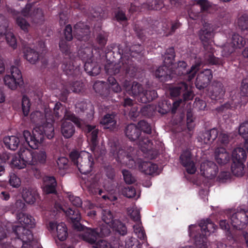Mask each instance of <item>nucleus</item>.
I'll return each mask as SVG.
<instances>
[{"label": "nucleus", "instance_id": "1", "mask_svg": "<svg viewBox=\"0 0 248 248\" xmlns=\"http://www.w3.org/2000/svg\"><path fill=\"white\" fill-rule=\"evenodd\" d=\"M118 52L120 56V61L118 63H109L105 67L106 72L110 75H113L122 77H134L138 68L132 58L140 54L143 50V47L140 44L130 46L128 44L124 43L117 46Z\"/></svg>", "mask_w": 248, "mask_h": 248}, {"label": "nucleus", "instance_id": "2", "mask_svg": "<svg viewBox=\"0 0 248 248\" xmlns=\"http://www.w3.org/2000/svg\"><path fill=\"white\" fill-rule=\"evenodd\" d=\"M33 4V3H27L21 10V13L14 9H10L8 10L9 12L16 18L17 25L26 32L28 31L30 24L25 18L20 16L21 15L24 17H30L32 21L35 24H41L44 21V15L42 9L37 8L34 9L32 12Z\"/></svg>", "mask_w": 248, "mask_h": 248}, {"label": "nucleus", "instance_id": "3", "mask_svg": "<svg viewBox=\"0 0 248 248\" xmlns=\"http://www.w3.org/2000/svg\"><path fill=\"white\" fill-rule=\"evenodd\" d=\"M16 218L21 225H13V232L16 236L13 242L19 241L22 245L31 242L33 238L32 232L23 225H25L29 228H33L35 226V219L31 216L23 213L16 214Z\"/></svg>", "mask_w": 248, "mask_h": 248}, {"label": "nucleus", "instance_id": "4", "mask_svg": "<svg viewBox=\"0 0 248 248\" xmlns=\"http://www.w3.org/2000/svg\"><path fill=\"white\" fill-rule=\"evenodd\" d=\"M22 135L28 145L31 149H36L43 141L45 136L48 139L54 137V128L52 123L46 122L34 128L32 133L28 130H24Z\"/></svg>", "mask_w": 248, "mask_h": 248}, {"label": "nucleus", "instance_id": "5", "mask_svg": "<svg viewBox=\"0 0 248 248\" xmlns=\"http://www.w3.org/2000/svg\"><path fill=\"white\" fill-rule=\"evenodd\" d=\"M213 31L211 24L205 23L199 31V38L205 51L204 60L206 63L210 65H222L223 64L222 60L214 56V49L211 44L214 36Z\"/></svg>", "mask_w": 248, "mask_h": 248}, {"label": "nucleus", "instance_id": "6", "mask_svg": "<svg viewBox=\"0 0 248 248\" xmlns=\"http://www.w3.org/2000/svg\"><path fill=\"white\" fill-rule=\"evenodd\" d=\"M138 127L140 130V137L139 147L145 155V157L151 159L155 158L157 155V151L155 148L152 140L150 139L152 134V128L149 124L144 120L139 122Z\"/></svg>", "mask_w": 248, "mask_h": 248}, {"label": "nucleus", "instance_id": "7", "mask_svg": "<svg viewBox=\"0 0 248 248\" xmlns=\"http://www.w3.org/2000/svg\"><path fill=\"white\" fill-rule=\"evenodd\" d=\"M68 198L74 207H69L66 211H64L66 216L70 221L73 224V227L78 231H82L84 229L83 226L80 223L81 215L79 210L77 207L81 206L82 202L79 197L75 196L71 193L68 194Z\"/></svg>", "mask_w": 248, "mask_h": 248}, {"label": "nucleus", "instance_id": "8", "mask_svg": "<svg viewBox=\"0 0 248 248\" xmlns=\"http://www.w3.org/2000/svg\"><path fill=\"white\" fill-rule=\"evenodd\" d=\"M202 64L201 61L197 62L195 64L192 65L190 69H186L187 64L185 61H179L177 66L172 71L173 76L174 75L184 77L187 81L190 82L195 78L197 72L199 71L201 66Z\"/></svg>", "mask_w": 248, "mask_h": 248}, {"label": "nucleus", "instance_id": "9", "mask_svg": "<svg viewBox=\"0 0 248 248\" xmlns=\"http://www.w3.org/2000/svg\"><path fill=\"white\" fill-rule=\"evenodd\" d=\"M199 226L201 228V233H199L195 236V242L197 245L202 244L203 248H205L207 236L209 235L211 233L214 232L217 226L209 218L201 220Z\"/></svg>", "mask_w": 248, "mask_h": 248}, {"label": "nucleus", "instance_id": "10", "mask_svg": "<svg viewBox=\"0 0 248 248\" xmlns=\"http://www.w3.org/2000/svg\"><path fill=\"white\" fill-rule=\"evenodd\" d=\"M33 155L32 151L26 148H21L17 155L13 158L12 163L16 168L19 169L25 168L27 164L32 165Z\"/></svg>", "mask_w": 248, "mask_h": 248}, {"label": "nucleus", "instance_id": "11", "mask_svg": "<svg viewBox=\"0 0 248 248\" xmlns=\"http://www.w3.org/2000/svg\"><path fill=\"white\" fill-rule=\"evenodd\" d=\"M3 80L5 85L11 90H15L18 86L20 87L23 84L21 71L15 66L11 67L10 74L5 75Z\"/></svg>", "mask_w": 248, "mask_h": 248}, {"label": "nucleus", "instance_id": "12", "mask_svg": "<svg viewBox=\"0 0 248 248\" xmlns=\"http://www.w3.org/2000/svg\"><path fill=\"white\" fill-rule=\"evenodd\" d=\"M246 44L244 38L238 34H233L232 41L226 44L222 51V56L223 57L228 58L235 50L236 48L243 47Z\"/></svg>", "mask_w": 248, "mask_h": 248}, {"label": "nucleus", "instance_id": "13", "mask_svg": "<svg viewBox=\"0 0 248 248\" xmlns=\"http://www.w3.org/2000/svg\"><path fill=\"white\" fill-rule=\"evenodd\" d=\"M189 85L186 82L179 80L170 88V94L173 97H177L183 94L185 101L192 98V92L189 89Z\"/></svg>", "mask_w": 248, "mask_h": 248}, {"label": "nucleus", "instance_id": "14", "mask_svg": "<svg viewBox=\"0 0 248 248\" xmlns=\"http://www.w3.org/2000/svg\"><path fill=\"white\" fill-rule=\"evenodd\" d=\"M230 219L234 228L237 230L245 228L248 223V210L240 209L233 214Z\"/></svg>", "mask_w": 248, "mask_h": 248}, {"label": "nucleus", "instance_id": "15", "mask_svg": "<svg viewBox=\"0 0 248 248\" xmlns=\"http://www.w3.org/2000/svg\"><path fill=\"white\" fill-rule=\"evenodd\" d=\"M76 58H63L61 66L63 73L68 77H71L75 79L80 76V72L79 67L75 66L74 62Z\"/></svg>", "mask_w": 248, "mask_h": 248}, {"label": "nucleus", "instance_id": "16", "mask_svg": "<svg viewBox=\"0 0 248 248\" xmlns=\"http://www.w3.org/2000/svg\"><path fill=\"white\" fill-rule=\"evenodd\" d=\"M75 37L80 42H86L90 38V27L84 22H79L74 27Z\"/></svg>", "mask_w": 248, "mask_h": 248}, {"label": "nucleus", "instance_id": "17", "mask_svg": "<svg viewBox=\"0 0 248 248\" xmlns=\"http://www.w3.org/2000/svg\"><path fill=\"white\" fill-rule=\"evenodd\" d=\"M180 163L186 168L188 173L194 174L195 173L196 168L192 159V155L190 150L186 149L183 151L180 156Z\"/></svg>", "mask_w": 248, "mask_h": 248}, {"label": "nucleus", "instance_id": "18", "mask_svg": "<svg viewBox=\"0 0 248 248\" xmlns=\"http://www.w3.org/2000/svg\"><path fill=\"white\" fill-rule=\"evenodd\" d=\"M212 78L213 74L211 69H206L200 72L195 82L196 87L200 90L206 88L209 85Z\"/></svg>", "mask_w": 248, "mask_h": 248}, {"label": "nucleus", "instance_id": "19", "mask_svg": "<svg viewBox=\"0 0 248 248\" xmlns=\"http://www.w3.org/2000/svg\"><path fill=\"white\" fill-rule=\"evenodd\" d=\"M123 86L129 95L135 97L139 101L140 94L143 93L144 91L143 88L140 84L136 81L131 82L125 79L123 83Z\"/></svg>", "mask_w": 248, "mask_h": 248}, {"label": "nucleus", "instance_id": "20", "mask_svg": "<svg viewBox=\"0 0 248 248\" xmlns=\"http://www.w3.org/2000/svg\"><path fill=\"white\" fill-rule=\"evenodd\" d=\"M94 165L93 158L89 153H86L80 158L79 163L76 165L80 172L82 174L90 173L93 170Z\"/></svg>", "mask_w": 248, "mask_h": 248}, {"label": "nucleus", "instance_id": "21", "mask_svg": "<svg viewBox=\"0 0 248 248\" xmlns=\"http://www.w3.org/2000/svg\"><path fill=\"white\" fill-rule=\"evenodd\" d=\"M200 170L202 174L207 178L215 177L218 171L217 166L212 161H207L201 165Z\"/></svg>", "mask_w": 248, "mask_h": 248}, {"label": "nucleus", "instance_id": "22", "mask_svg": "<svg viewBox=\"0 0 248 248\" xmlns=\"http://www.w3.org/2000/svg\"><path fill=\"white\" fill-rule=\"evenodd\" d=\"M48 228L51 231L56 229L57 237L60 241H63L67 238L68 236L67 228L64 223L61 222L57 224L55 222L50 221L48 224Z\"/></svg>", "mask_w": 248, "mask_h": 248}, {"label": "nucleus", "instance_id": "23", "mask_svg": "<svg viewBox=\"0 0 248 248\" xmlns=\"http://www.w3.org/2000/svg\"><path fill=\"white\" fill-rule=\"evenodd\" d=\"M57 183L54 176H45L43 178L42 188L46 194H56Z\"/></svg>", "mask_w": 248, "mask_h": 248}, {"label": "nucleus", "instance_id": "24", "mask_svg": "<svg viewBox=\"0 0 248 248\" xmlns=\"http://www.w3.org/2000/svg\"><path fill=\"white\" fill-rule=\"evenodd\" d=\"M82 88V83L78 80L68 82L64 86L62 91V95L63 100H66L69 94L71 92L79 93Z\"/></svg>", "mask_w": 248, "mask_h": 248}, {"label": "nucleus", "instance_id": "25", "mask_svg": "<svg viewBox=\"0 0 248 248\" xmlns=\"http://www.w3.org/2000/svg\"><path fill=\"white\" fill-rule=\"evenodd\" d=\"M155 76L161 82H165L171 80L173 78V73L170 67L164 64L159 67L155 72Z\"/></svg>", "mask_w": 248, "mask_h": 248}, {"label": "nucleus", "instance_id": "26", "mask_svg": "<svg viewBox=\"0 0 248 248\" xmlns=\"http://www.w3.org/2000/svg\"><path fill=\"white\" fill-rule=\"evenodd\" d=\"M225 90L222 83L219 81H215L212 85L210 92V96L212 100H219L223 99Z\"/></svg>", "mask_w": 248, "mask_h": 248}, {"label": "nucleus", "instance_id": "27", "mask_svg": "<svg viewBox=\"0 0 248 248\" xmlns=\"http://www.w3.org/2000/svg\"><path fill=\"white\" fill-rule=\"evenodd\" d=\"M68 42L63 38L60 39L59 44L60 51L63 55V58H76V52L71 47Z\"/></svg>", "mask_w": 248, "mask_h": 248}, {"label": "nucleus", "instance_id": "28", "mask_svg": "<svg viewBox=\"0 0 248 248\" xmlns=\"http://www.w3.org/2000/svg\"><path fill=\"white\" fill-rule=\"evenodd\" d=\"M124 132L126 137L131 141L139 140L140 142V130L136 124H130L126 127Z\"/></svg>", "mask_w": 248, "mask_h": 248}, {"label": "nucleus", "instance_id": "29", "mask_svg": "<svg viewBox=\"0 0 248 248\" xmlns=\"http://www.w3.org/2000/svg\"><path fill=\"white\" fill-rule=\"evenodd\" d=\"M84 186L86 187L89 192L93 195L102 196L104 193L103 190L100 189L96 179L93 177H89L85 182Z\"/></svg>", "mask_w": 248, "mask_h": 248}, {"label": "nucleus", "instance_id": "30", "mask_svg": "<svg viewBox=\"0 0 248 248\" xmlns=\"http://www.w3.org/2000/svg\"><path fill=\"white\" fill-rule=\"evenodd\" d=\"M77 57L80 59L83 62L90 61L93 57V49L88 46H83L81 44V46L77 52H76V59Z\"/></svg>", "mask_w": 248, "mask_h": 248}, {"label": "nucleus", "instance_id": "31", "mask_svg": "<svg viewBox=\"0 0 248 248\" xmlns=\"http://www.w3.org/2000/svg\"><path fill=\"white\" fill-rule=\"evenodd\" d=\"M215 156L217 162L220 165L227 164L230 159L229 154L223 147H219L216 149Z\"/></svg>", "mask_w": 248, "mask_h": 248}, {"label": "nucleus", "instance_id": "32", "mask_svg": "<svg viewBox=\"0 0 248 248\" xmlns=\"http://www.w3.org/2000/svg\"><path fill=\"white\" fill-rule=\"evenodd\" d=\"M140 170L145 174L151 175L157 172L158 166L149 161H141L139 165Z\"/></svg>", "mask_w": 248, "mask_h": 248}, {"label": "nucleus", "instance_id": "33", "mask_svg": "<svg viewBox=\"0 0 248 248\" xmlns=\"http://www.w3.org/2000/svg\"><path fill=\"white\" fill-rule=\"evenodd\" d=\"M82 239L90 244H95L98 238L97 230L95 228H87L81 235Z\"/></svg>", "mask_w": 248, "mask_h": 248}, {"label": "nucleus", "instance_id": "34", "mask_svg": "<svg viewBox=\"0 0 248 248\" xmlns=\"http://www.w3.org/2000/svg\"><path fill=\"white\" fill-rule=\"evenodd\" d=\"M84 70L89 75L96 76L100 73L101 67L97 62L91 60L85 62Z\"/></svg>", "mask_w": 248, "mask_h": 248}, {"label": "nucleus", "instance_id": "35", "mask_svg": "<svg viewBox=\"0 0 248 248\" xmlns=\"http://www.w3.org/2000/svg\"><path fill=\"white\" fill-rule=\"evenodd\" d=\"M38 195L36 191L27 187H23L22 191V196L24 200L28 204L35 202Z\"/></svg>", "mask_w": 248, "mask_h": 248}, {"label": "nucleus", "instance_id": "36", "mask_svg": "<svg viewBox=\"0 0 248 248\" xmlns=\"http://www.w3.org/2000/svg\"><path fill=\"white\" fill-rule=\"evenodd\" d=\"M3 141L5 147L12 151L16 150L20 143L19 138L15 136H6Z\"/></svg>", "mask_w": 248, "mask_h": 248}, {"label": "nucleus", "instance_id": "37", "mask_svg": "<svg viewBox=\"0 0 248 248\" xmlns=\"http://www.w3.org/2000/svg\"><path fill=\"white\" fill-rule=\"evenodd\" d=\"M61 131L64 138L69 139L74 134L75 127L72 122L65 121L62 124Z\"/></svg>", "mask_w": 248, "mask_h": 248}, {"label": "nucleus", "instance_id": "38", "mask_svg": "<svg viewBox=\"0 0 248 248\" xmlns=\"http://www.w3.org/2000/svg\"><path fill=\"white\" fill-rule=\"evenodd\" d=\"M218 135L217 129L214 128L203 133L201 138L204 143L210 144L217 138Z\"/></svg>", "mask_w": 248, "mask_h": 248}, {"label": "nucleus", "instance_id": "39", "mask_svg": "<svg viewBox=\"0 0 248 248\" xmlns=\"http://www.w3.org/2000/svg\"><path fill=\"white\" fill-rule=\"evenodd\" d=\"M23 53L24 58L31 64H35L39 60L38 52L31 47H25Z\"/></svg>", "mask_w": 248, "mask_h": 248}, {"label": "nucleus", "instance_id": "40", "mask_svg": "<svg viewBox=\"0 0 248 248\" xmlns=\"http://www.w3.org/2000/svg\"><path fill=\"white\" fill-rule=\"evenodd\" d=\"M247 158L245 150L241 147L235 148L232 153V161L233 163H244Z\"/></svg>", "mask_w": 248, "mask_h": 248}, {"label": "nucleus", "instance_id": "41", "mask_svg": "<svg viewBox=\"0 0 248 248\" xmlns=\"http://www.w3.org/2000/svg\"><path fill=\"white\" fill-rule=\"evenodd\" d=\"M157 97V93L155 90H144L143 93L140 94L139 102L142 103H147L154 100Z\"/></svg>", "mask_w": 248, "mask_h": 248}, {"label": "nucleus", "instance_id": "42", "mask_svg": "<svg viewBox=\"0 0 248 248\" xmlns=\"http://www.w3.org/2000/svg\"><path fill=\"white\" fill-rule=\"evenodd\" d=\"M46 157V154L45 151L40 150L33 152L32 165L45 164Z\"/></svg>", "mask_w": 248, "mask_h": 248}, {"label": "nucleus", "instance_id": "43", "mask_svg": "<svg viewBox=\"0 0 248 248\" xmlns=\"http://www.w3.org/2000/svg\"><path fill=\"white\" fill-rule=\"evenodd\" d=\"M105 82L102 81H96L93 85V88L95 92L100 94L104 97H108L109 96V91L105 87Z\"/></svg>", "mask_w": 248, "mask_h": 248}, {"label": "nucleus", "instance_id": "44", "mask_svg": "<svg viewBox=\"0 0 248 248\" xmlns=\"http://www.w3.org/2000/svg\"><path fill=\"white\" fill-rule=\"evenodd\" d=\"M238 132L245 140V147L248 152V121H245L240 125Z\"/></svg>", "mask_w": 248, "mask_h": 248}, {"label": "nucleus", "instance_id": "45", "mask_svg": "<svg viewBox=\"0 0 248 248\" xmlns=\"http://www.w3.org/2000/svg\"><path fill=\"white\" fill-rule=\"evenodd\" d=\"M110 153L114 157H116L118 161H121L123 156L126 155L124 150L123 149L120 145L114 144V145H111Z\"/></svg>", "mask_w": 248, "mask_h": 248}, {"label": "nucleus", "instance_id": "46", "mask_svg": "<svg viewBox=\"0 0 248 248\" xmlns=\"http://www.w3.org/2000/svg\"><path fill=\"white\" fill-rule=\"evenodd\" d=\"M110 227L121 235L124 236L127 234V230L125 224L119 220L116 219Z\"/></svg>", "mask_w": 248, "mask_h": 248}, {"label": "nucleus", "instance_id": "47", "mask_svg": "<svg viewBox=\"0 0 248 248\" xmlns=\"http://www.w3.org/2000/svg\"><path fill=\"white\" fill-rule=\"evenodd\" d=\"M115 115L113 114H107L104 115L100 120V124L105 125L106 128H109L114 126L116 122L114 119Z\"/></svg>", "mask_w": 248, "mask_h": 248}, {"label": "nucleus", "instance_id": "48", "mask_svg": "<svg viewBox=\"0 0 248 248\" xmlns=\"http://www.w3.org/2000/svg\"><path fill=\"white\" fill-rule=\"evenodd\" d=\"M175 56V54L173 47L167 49L164 56V64L170 67L173 62Z\"/></svg>", "mask_w": 248, "mask_h": 248}, {"label": "nucleus", "instance_id": "49", "mask_svg": "<svg viewBox=\"0 0 248 248\" xmlns=\"http://www.w3.org/2000/svg\"><path fill=\"white\" fill-rule=\"evenodd\" d=\"M164 6L163 1L161 0H155L152 2H147L143 3L142 6L146 8L148 10H159Z\"/></svg>", "mask_w": 248, "mask_h": 248}, {"label": "nucleus", "instance_id": "50", "mask_svg": "<svg viewBox=\"0 0 248 248\" xmlns=\"http://www.w3.org/2000/svg\"><path fill=\"white\" fill-rule=\"evenodd\" d=\"M101 215L102 220L109 227L112 225V223L116 220L113 219L112 214L108 209H103Z\"/></svg>", "mask_w": 248, "mask_h": 248}, {"label": "nucleus", "instance_id": "51", "mask_svg": "<svg viewBox=\"0 0 248 248\" xmlns=\"http://www.w3.org/2000/svg\"><path fill=\"white\" fill-rule=\"evenodd\" d=\"M244 163H232L231 170L233 175L237 176H242L244 174Z\"/></svg>", "mask_w": 248, "mask_h": 248}, {"label": "nucleus", "instance_id": "52", "mask_svg": "<svg viewBox=\"0 0 248 248\" xmlns=\"http://www.w3.org/2000/svg\"><path fill=\"white\" fill-rule=\"evenodd\" d=\"M98 130H95L87 135L88 139L90 140L92 151L94 152L98 144Z\"/></svg>", "mask_w": 248, "mask_h": 248}, {"label": "nucleus", "instance_id": "53", "mask_svg": "<svg viewBox=\"0 0 248 248\" xmlns=\"http://www.w3.org/2000/svg\"><path fill=\"white\" fill-rule=\"evenodd\" d=\"M4 32L3 36H5L7 43L14 49L16 47V40L13 33L7 32L6 29L4 28Z\"/></svg>", "mask_w": 248, "mask_h": 248}, {"label": "nucleus", "instance_id": "54", "mask_svg": "<svg viewBox=\"0 0 248 248\" xmlns=\"http://www.w3.org/2000/svg\"><path fill=\"white\" fill-rule=\"evenodd\" d=\"M26 208V205L25 203L21 200H17L15 204L13 205L11 209L12 214L18 213H23Z\"/></svg>", "mask_w": 248, "mask_h": 248}, {"label": "nucleus", "instance_id": "55", "mask_svg": "<svg viewBox=\"0 0 248 248\" xmlns=\"http://www.w3.org/2000/svg\"><path fill=\"white\" fill-rule=\"evenodd\" d=\"M134 232L137 237L140 240H144L146 237V234L141 222L136 223L133 226Z\"/></svg>", "mask_w": 248, "mask_h": 248}, {"label": "nucleus", "instance_id": "56", "mask_svg": "<svg viewBox=\"0 0 248 248\" xmlns=\"http://www.w3.org/2000/svg\"><path fill=\"white\" fill-rule=\"evenodd\" d=\"M108 82L110 85V88L115 93H119L121 91V87L117 82L115 78L112 76H109L108 78Z\"/></svg>", "mask_w": 248, "mask_h": 248}, {"label": "nucleus", "instance_id": "57", "mask_svg": "<svg viewBox=\"0 0 248 248\" xmlns=\"http://www.w3.org/2000/svg\"><path fill=\"white\" fill-rule=\"evenodd\" d=\"M97 230L98 237H103L108 236L111 232L110 227L108 225H102L98 228H95Z\"/></svg>", "mask_w": 248, "mask_h": 248}, {"label": "nucleus", "instance_id": "58", "mask_svg": "<svg viewBox=\"0 0 248 248\" xmlns=\"http://www.w3.org/2000/svg\"><path fill=\"white\" fill-rule=\"evenodd\" d=\"M31 103L29 98L24 95L22 99V109L24 116H27L30 111Z\"/></svg>", "mask_w": 248, "mask_h": 248}, {"label": "nucleus", "instance_id": "59", "mask_svg": "<svg viewBox=\"0 0 248 248\" xmlns=\"http://www.w3.org/2000/svg\"><path fill=\"white\" fill-rule=\"evenodd\" d=\"M96 41L102 49L106 45L108 41V34L106 32H101L96 37Z\"/></svg>", "mask_w": 248, "mask_h": 248}, {"label": "nucleus", "instance_id": "60", "mask_svg": "<svg viewBox=\"0 0 248 248\" xmlns=\"http://www.w3.org/2000/svg\"><path fill=\"white\" fill-rule=\"evenodd\" d=\"M64 118L66 120L71 121L78 126H80V119L77 117L73 112L66 110L64 114Z\"/></svg>", "mask_w": 248, "mask_h": 248}, {"label": "nucleus", "instance_id": "61", "mask_svg": "<svg viewBox=\"0 0 248 248\" xmlns=\"http://www.w3.org/2000/svg\"><path fill=\"white\" fill-rule=\"evenodd\" d=\"M238 25L241 30H248V16L246 15H242L238 19Z\"/></svg>", "mask_w": 248, "mask_h": 248}, {"label": "nucleus", "instance_id": "62", "mask_svg": "<svg viewBox=\"0 0 248 248\" xmlns=\"http://www.w3.org/2000/svg\"><path fill=\"white\" fill-rule=\"evenodd\" d=\"M9 183L11 186L15 188H18L21 185L20 178L15 173H12L10 175Z\"/></svg>", "mask_w": 248, "mask_h": 248}, {"label": "nucleus", "instance_id": "63", "mask_svg": "<svg viewBox=\"0 0 248 248\" xmlns=\"http://www.w3.org/2000/svg\"><path fill=\"white\" fill-rule=\"evenodd\" d=\"M123 193L124 196L128 198H131L135 196L136 191L133 186H128L123 189Z\"/></svg>", "mask_w": 248, "mask_h": 248}, {"label": "nucleus", "instance_id": "64", "mask_svg": "<svg viewBox=\"0 0 248 248\" xmlns=\"http://www.w3.org/2000/svg\"><path fill=\"white\" fill-rule=\"evenodd\" d=\"M93 248H114L111 244L105 240H99L96 242Z\"/></svg>", "mask_w": 248, "mask_h": 248}]
</instances>
